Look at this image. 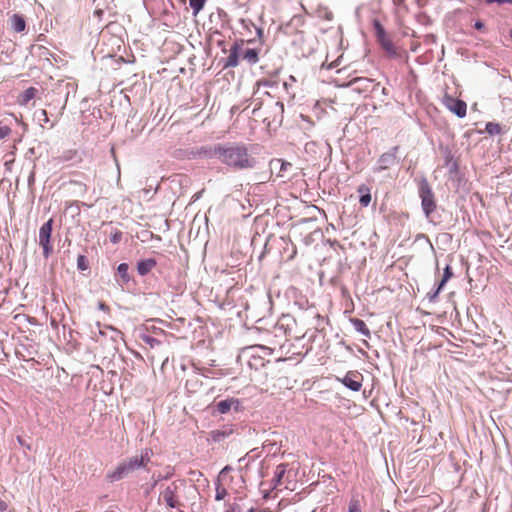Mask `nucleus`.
<instances>
[{
  "label": "nucleus",
  "instance_id": "obj_1",
  "mask_svg": "<svg viewBox=\"0 0 512 512\" xmlns=\"http://www.w3.org/2000/svg\"><path fill=\"white\" fill-rule=\"evenodd\" d=\"M244 327L248 340L260 347H262L261 342L280 344L286 336V328L279 322H251L250 325L244 322Z\"/></svg>",
  "mask_w": 512,
  "mask_h": 512
},
{
  "label": "nucleus",
  "instance_id": "obj_2",
  "mask_svg": "<svg viewBox=\"0 0 512 512\" xmlns=\"http://www.w3.org/2000/svg\"><path fill=\"white\" fill-rule=\"evenodd\" d=\"M246 485L240 472H235L229 467H225L218 475L216 484V500H222L225 497L234 498L245 494Z\"/></svg>",
  "mask_w": 512,
  "mask_h": 512
},
{
  "label": "nucleus",
  "instance_id": "obj_3",
  "mask_svg": "<svg viewBox=\"0 0 512 512\" xmlns=\"http://www.w3.org/2000/svg\"><path fill=\"white\" fill-rule=\"evenodd\" d=\"M215 154L222 163L237 170L253 168L256 163L244 145L218 146Z\"/></svg>",
  "mask_w": 512,
  "mask_h": 512
},
{
  "label": "nucleus",
  "instance_id": "obj_4",
  "mask_svg": "<svg viewBox=\"0 0 512 512\" xmlns=\"http://www.w3.org/2000/svg\"><path fill=\"white\" fill-rule=\"evenodd\" d=\"M419 196L421 198V206L426 217H430V215L436 210V200L429 183L425 179H423L419 184Z\"/></svg>",
  "mask_w": 512,
  "mask_h": 512
},
{
  "label": "nucleus",
  "instance_id": "obj_5",
  "mask_svg": "<svg viewBox=\"0 0 512 512\" xmlns=\"http://www.w3.org/2000/svg\"><path fill=\"white\" fill-rule=\"evenodd\" d=\"M441 102L446 107V109H448L451 113L455 114L457 117L464 118L466 116L467 104L465 101L460 100L457 97L445 91L442 96Z\"/></svg>",
  "mask_w": 512,
  "mask_h": 512
},
{
  "label": "nucleus",
  "instance_id": "obj_6",
  "mask_svg": "<svg viewBox=\"0 0 512 512\" xmlns=\"http://www.w3.org/2000/svg\"><path fill=\"white\" fill-rule=\"evenodd\" d=\"M95 328L97 331L92 329L93 338L96 341H100L103 338H109L110 340L116 342L118 339L122 338V333L118 329L102 322H95Z\"/></svg>",
  "mask_w": 512,
  "mask_h": 512
},
{
  "label": "nucleus",
  "instance_id": "obj_7",
  "mask_svg": "<svg viewBox=\"0 0 512 512\" xmlns=\"http://www.w3.org/2000/svg\"><path fill=\"white\" fill-rule=\"evenodd\" d=\"M53 219L50 218L45 222L39 230V245L43 248V256L48 258L52 253V245L50 242L52 234Z\"/></svg>",
  "mask_w": 512,
  "mask_h": 512
},
{
  "label": "nucleus",
  "instance_id": "obj_8",
  "mask_svg": "<svg viewBox=\"0 0 512 512\" xmlns=\"http://www.w3.org/2000/svg\"><path fill=\"white\" fill-rule=\"evenodd\" d=\"M153 452L151 449H144L141 451V454L139 456L131 457L127 460H124V464H126V467L129 470V473H132L133 471L140 469V468H146L148 463L151 460Z\"/></svg>",
  "mask_w": 512,
  "mask_h": 512
},
{
  "label": "nucleus",
  "instance_id": "obj_9",
  "mask_svg": "<svg viewBox=\"0 0 512 512\" xmlns=\"http://www.w3.org/2000/svg\"><path fill=\"white\" fill-rule=\"evenodd\" d=\"M153 452L151 449H144L141 451V454L139 456L131 457L127 460H124V464H126V467L129 470V473H132L133 471L140 469V468H146L148 463L151 460Z\"/></svg>",
  "mask_w": 512,
  "mask_h": 512
},
{
  "label": "nucleus",
  "instance_id": "obj_10",
  "mask_svg": "<svg viewBox=\"0 0 512 512\" xmlns=\"http://www.w3.org/2000/svg\"><path fill=\"white\" fill-rule=\"evenodd\" d=\"M153 452L151 449H144L141 451V454L139 456L131 457L127 460H124V464H126V467L129 470V473H132L133 471L140 469V468H146L148 463L151 460Z\"/></svg>",
  "mask_w": 512,
  "mask_h": 512
},
{
  "label": "nucleus",
  "instance_id": "obj_11",
  "mask_svg": "<svg viewBox=\"0 0 512 512\" xmlns=\"http://www.w3.org/2000/svg\"><path fill=\"white\" fill-rule=\"evenodd\" d=\"M398 147H393L390 151L383 153L378 161L377 165L373 168L375 173H380L384 170H388L391 167L398 164L397 158Z\"/></svg>",
  "mask_w": 512,
  "mask_h": 512
},
{
  "label": "nucleus",
  "instance_id": "obj_12",
  "mask_svg": "<svg viewBox=\"0 0 512 512\" xmlns=\"http://www.w3.org/2000/svg\"><path fill=\"white\" fill-rule=\"evenodd\" d=\"M178 485L176 482L170 483L161 493L159 499L163 501L169 508H178L180 501L178 498Z\"/></svg>",
  "mask_w": 512,
  "mask_h": 512
},
{
  "label": "nucleus",
  "instance_id": "obj_13",
  "mask_svg": "<svg viewBox=\"0 0 512 512\" xmlns=\"http://www.w3.org/2000/svg\"><path fill=\"white\" fill-rule=\"evenodd\" d=\"M373 25H374V29H375V32H376L377 41L379 42L381 47L387 53L395 54L396 51H395L394 44H393L392 40L390 39V37L387 35L384 27L379 22V20H374Z\"/></svg>",
  "mask_w": 512,
  "mask_h": 512
},
{
  "label": "nucleus",
  "instance_id": "obj_14",
  "mask_svg": "<svg viewBox=\"0 0 512 512\" xmlns=\"http://www.w3.org/2000/svg\"><path fill=\"white\" fill-rule=\"evenodd\" d=\"M338 380L352 391L358 392L363 385V375L358 371H348L343 378Z\"/></svg>",
  "mask_w": 512,
  "mask_h": 512
},
{
  "label": "nucleus",
  "instance_id": "obj_15",
  "mask_svg": "<svg viewBox=\"0 0 512 512\" xmlns=\"http://www.w3.org/2000/svg\"><path fill=\"white\" fill-rule=\"evenodd\" d=\"M229 500V507L225 512H254V507L246 495L234 496Z\"/></svg>",
  "mask_w": 512,
  "mask_h": 512
},
{
  "label": "nucleus",
  "instance_id": "obj_16",
  "mask_svg": "<svg viewBox=\"0 0 512 512\" xmlns=\"http://www.w3.org/2000/svg\"><path fill=\"white\" fill-rule=\"evenodd\" d=\"M129 470L124 462H120L113 470H110L106 474V480L110 483H114L122 480L129 475Z\"/></svg>",
  "mask_w": 512,
  "mask_h": 512
},
{
  "label": "nucleus",
  "instance_id": "obj_17",
  "mask_svg": "<svg viewBox=\"0 0 512 512\" xmlns=\"http://www.w3.org/2000/svg\"><path fill=\"white\" fill-rule=\"evenodd\" d=\"M157 265V262L153 258L141 260L137 263V271L141 276L147 275L151 272Z\"/></svg>",
  "mask_w": 512,
  "mask_h": 512
},
{
  "label": "nucleus",
  "instance_id": "obj_18",
  "mask_svg": "<svg viewBox=\"0 0 512 512\" xmlns=\"http://www.w3.org/2000/svg\"><path fill=\"white\" fill-rule=\"evenodd\" d=\"M38 90L35 87H29L18 96L17 102L21 106H26L30 100L35 98Z\"/></svg>",
  "mask_w": 512,
  "mask_h": 512
},
{
  "label": "nucleus",
  "instance_id": "obj_19",
  "mask_svg": "<svg viewBox=\"0 0 512 512\" xmlns=\"http://www.w3.org/2000/svg\"><path fill=\"white\" fill-rule=\"evenodd\" d=\"M238 49L239 46L237 44L231 47L230 53L226 58L225 67H236L239 64Z\"/></svg>",
  "mask_w": 512,
  "mask_h": 512
},
{
  "label": "nucleus",
  "instance_id": "obj_20",
  "mask_svg": "<svg viewBox=\"0 0 512 512\" xmlns=\"http://www.w3.org/2000/svg\"><path fill=\"white\" fill-rule=\"evenodd\" d=\"M358 192L361 194L359 203L363 207H367L371 202V194L370 189L366 185H360L358 187Z\"/></svg>",
  "mask_w": 512,
  "mask_h": 512
},
{
  "label": "nucleus",
  "instance_id": "obj_21",
  "mask_svg": "<svg viewBox=\"0 0 512 512\" xmlns=\"http://www.w3.org/2000/svg\"><path fill=\"white\" fill-rule=\"evenodd\" d=\"M496 372L498 373V378L502 381L512 382V369L504 366L503 364H499L496 367Z\"/></svg>",
  "mask_w": 512,
  "mask_h": 512
},
{
  "label": "nucleus",
  "instance_id": "obj_22",
  "mask_svg": "<svg viewBox=\"0 0 512 512\" xmlns=\"http://www.w3.org/2000/svg\"><path fill=\"white\" fill-rule=\"evenodd\" d=\"M287 466H288L287 464L282 463L276 467V469L274 471V476H273V482H274L275 486L282 484V479L287 472Z\"/></svg>",
  "mask_w": 512,
  "mask_h": 512
},
{
  "label": "nucleus",
  "instance_id": "obj_23",
  "mask_svg": "<svg viewBox=\"0 0 512 512\" xmlns=\"http://www.w3.org/2000/svg\"><path fill=\"white\" fill-rule=\"evenodd\" d=\"M11 23H12V27H13L14 31H16V32H22L26 28L25 19L21 15H18V14H14L11 17Z\"/></svg>",
  "mask_w": 512,
  "mask_h": 512
},
{
  "label": "nucleus",
  "instance_id": "obj_24",
  "mask_svg": "<svg viewBox=\"0 0 512 512\" xmlns=\"http://www.w3.org/2000/svg\"><path fill=\"white\" fill-rule=\"evenodd\" d=\"M128 269H129V267H128V264H126V263L119 264V266L117 268L118 274L120 275L122 282L124 284H127L130 281Z\"/></svg>",
  "mask_w": 512,
  "mask_h": 512
},
{
  "label": "nucleus",
  "instance_id": "obj_25",
  "mask_svg": "<svg viewBox=\"0 0 512 512\" xmlns=\"http://www.w3.org/2000/svg\"><path fill=\"white\" fill-rule=\"evenodd\" d=\"M243 58L250 64H255L259 60L258 51L255 49H247L243 55Z\"/></svg>",
  "mask_w": 512,
  "mask_h": 512
},
{
  "label": "nucleus",
  "instance_id": "obj_26",
  "mask_svg": "<svg viewBox=\"0 0 512 512\" xmlns=\"http://www.w3.org/2000/svg\"><path fill=\"white\" fill-rule=\"evenodd\" d=\"M207 0H189V5L193 11V15L197 16L198 13L204 8Z\"/></svg>",
  "mask_w": 512,
  "mask_h": 512
},
{
  "label": "nucleus",
  "instance_id": "obj_27",
  "mask_svg": "<svg viewBox=\"0 0 512 512\" xmlns=\"http://www.w3.org/2000/svg\"><path fill=\"white\" fill-rule=\"evenodd\" d=\"M485 131L490 135H498L502 132V128L498 123L488 122L485 126Z\"/></svg>",
  "mask_w": 512,
  "mask_h": 512
},
{
  "label": "nucleus",
  "instance_id": "obj_28",
  "mask_svg": "<svg viewBox=\"0 0 512 512\" xmlns=\"http://www.w3.org/2000/svg\"><path fill=\"white\" fill-rule=\"evenodd\" d=\"M453 276V272H452V269L449 265H447L444 269V273H443V277H442V280L440 281L439 283V286H438V289H437V292H439L443 286L445 285V283Z\"/></svg>",
  "mask_w": 512,
  "mask_h": 512
},
{
  "label": "nucleus",
  "instance_id": "obj_29",
  "mask_svg": "<svg viewBox=\"0 0 512 512\" xmlns=\"http://www.w3.org/2000/svg\"><path fill=\"white\" fill-rule=\"evenodd\" d=\"M227 436V433L223 430H212L210 433H209V439L212 440L213 442H220L221 440H223L225 437Z\"/></svg>",
  "mask_w": 512,
  "mask_h": 512
},
{
  "label": "nucleus",
  "instance_id": "obj_30",
  "mask_svg": "<svg viewBox=\"0 0 512 512\" xmlns=\"http://www.w3.org/2000/svg\"><path fill=\"white\" fill-rule=\"evenodd\" d=\"M431 329L435 330L438 334H440L442 337H444L448 341L450 340L449 336H452L453 338H455V336L446 328L432 325Z\"/></svg>",
  "mask_w": 512,
  "mask_h": 512
},
{
  "label": "nucleus",
  "instance_id": "obj_31",
  "mask_svg": "<svg viewBox=\"0 0 512 512\" xmlns=\"http://www.w3.org/2000/svg\"><path fill=\"white\" fill-rule=\"evenodd\" d=\"M231 408V402L228 400H222L217 403V410L220 413H227Z\"/></svg>",
  "mask_w": 512,
  "mask_h": 512
},
{
  "label": "nucleus",
  "instance_id": "obj_32",
  "mask_svg": "<svg viewBox=\"0 0 512 512\" xmlns=\"http://www.w3.org/2000/svg\"><path fill=\"white\" fill-rule=\"evenodd\" d=\"M77 267L79 270L85 271L88 269L87 259L84 255H79L77 258Z\"/></svg>",
  "mask_w": 512,
  "mask_h": 512
},
{
  "label": "nucleus",
  "instance_id": "obj_33",
  "mask_svg": "<svg viewBox=\"0 0 512 512\" xmlns=\"http://www.w3.org/2000/svg\"><path fill=\"white\" fill-rule=\"evenodd\" d=\"M347 512H361L359 501L358 500H351L348 506Z\"/></svg>",
  "mask_w": 512,
  "mask_h": 512
},
{
  "label": "nucleus",
  "instance_id": "obj_34",
  "mask_svg": "<svg viewBox=\"0 0 512 512\" xmlns=\"http://www.w3.org/2000/svg\"><path fill=\"white\" fill-rule=\"evenodd\" d=\"M356 329L363 333L364 335H369V330L367 329L365 322H353Z\"/></svg>",
  "mask_w": 512,
  "mask_h": 512
},
{
  "label": "nucleus",
  "instance_id": "obj_35",
  "mask_svg": "<svg viewBox=\"0 0 512 512\" xmlns=\"http://www.w3.org/2000/svg\"><path fill=\"white\" fill-rule=\"evenodd\" d=\"M11 129L8 126H0V139H4L11 134Z\"/></svg>",
  "mask_w": 512,
  "mask_h": 512
},
{
  "label": "nucleus",
  "instance_id": "obj_36",
  "mask_svg": "<svg viewBox=\"0 0 512 512\" xmlns=\"http://www.w3.org/2000/svg\"><path fill=\"white\" fill-rule=\"evenodd\" d=\"M8 509V504L3 501V500H0V512H5L7 511Z\"/></svg>",
  "mask_w": 512,
  "mask_h": 512
},
{
  "label": "nucleus",
  "instance_id": "obj_37",
  "mask_svg": "<svg viewBox=\"0 0 512 512\" xmlns=\"http://www.w3.org/2000/svg\"><path fill=\"white\" fill-rule=\"evenodd\" d=\"M487 3H494V2H497V3H512V0H486Z\"/></svg>",
  "mask_w": 512,
  "mask_h": 512
},
{
  "label": "nucleus",
  "instance_id": "obj_38",
  "mask_svg": "<svg viewBox=\"0 0 512 512\" xmlns=\"http://www.w3.org/2000/svg\"><path fill=\"white\" fill-rule=\"evenodd\" d=\"M474 27H475L477 30H482V29H484V24H483V22H481V21H477V22H475Z\"/></svg>",
  "mask_w": 512,
  "mask_h": 512
},
{
  "label": "nucleus",
  "instance_id": "obj_39",
  "mask_svg": "<svg viewBox=\"0 0 512 512\" xmlns=\"http://www.w3.org/2000/svg\"><path fill=\"white\" fill-rule=\"evenodd\" d=\"M257 85L260 86V85H264V86H268L269 85V82L268 80H259L257 82Z\"/></svg>",
  "mask_w": 512,
  "mask_h": 512
},
{
  "label": "nucleus",
  "instance_id": "obj_40",
  "mask_svg": "<svg viewBox=\"0 0 512 512\" xmlns=\"http://www.w3.org/2000/svg\"><path fill=\"white\" fill-rule=\"evenodd\" d=\"M42 114L45 116V120L48 121L47 112L46 110H42Z\"/></svg>",
  "mask_w": 512,
  "mask_h": 512
},
{
  "label": "nucleus",
  "instance_id": "obj_41",
  "mask_svg": "<svg viewBox=\"0 0 512 512\" xmlns=\"http://www.w3.org/2000/svg\"><path fill=\"white\" fill-rule=\"evenodd\" d=\"M395 3H401L403 0H393Z\"/></svg>",
  "mask_w": 512,
  "mask_h": 512
},
{
  "label": "nucleus",
  "instance_id": "obj_42",
  "mask_svg": "<svg viewBox=\"0 0 512 512\" xmlns=\"http://www.w3.org/2000/svg\"><path fill=\"white\" fill-rule=\"evenodd\" d=\"M358 80H361V78H355L353 81L356 82Z\"/></svg>",
  "mask_w": 512,
  "mask_h": 512
},
{
  "label": "nucleus",
  "instance_id": "obj_43",
  "mask_svg": "<svg viewBox=\"0 0 512 512\" xmlns=\"http://www.w3.org/2000/svg\"><path fill=\"white\" fill-rule=\"evenodd\" d=\"M510 36L512 37V30L510 31Z\"/></svg>",
  "mask_w": 512,
  "mask_h": 512
}]
</instances>
